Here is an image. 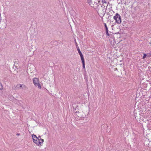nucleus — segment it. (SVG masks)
<instances>
[{"instance_id":"f257e3e1","label":"nucleus","mask_w":151,"mask_h":151,"mask_svg":"<svg viewBox=\"0 0 151 151\" xmlns=\"http://www.w3.org/2000/svg\"><path fill=\"white\" fill-rule=\"evenodd\" d=\"M114 19L115 20L116 22L118 24H120L121 22V17L117 13L114 17Z\"/></svg>"},{"instance_id":"f03ea898","label":"nucleus","mask_w":151,"mask_h":151,"mask_svg":"<svg viewBox=\"0 0 151 151\" xmlns=\"http://www.w3.org/2000/svg\"><path fill=\"white\" fill-rule=\"evenodd\" d=\"M39 80L38 78H35L33 79V83L35 86H37L40 89L41 86L40 84L39 83Z\"/></svg>"},{"instance_id":"7ed1b4c3","label":"nucleus","mask_w":151,"mask_h":151,"mask_svg":"<svg viewBox=\"0 0 151 151\" xmlns=\"http://www.w3.org/2000/svg\"><path fill=\"white\" fill-rule=\"evenodd\" d=\"M77 50H78V52L80 56L81 60H82L83 59H84L83 55V54H82V52H81V51L79 47H78V49Z\"/></svg>"},{"instance_id":"20e7f679","label":"nucleus","mask_w":151,"mask_h":151,"mask_svg":"<svg viewBox=\"0 0 151 151\" xmlns=\"http://www.w3.org/2000/svg\"><path fill=\"white\" fill-rule=\"evenodd\" d=\"M39 143H38L39 144V146H40L41 144H42L44 140L40 138V140H38Z\"/></svg>"},{"instance_id":"39448f33","label":"nucleus","mask_w":151,"mask_h":151,"mask_svg":"<svg viewBox=\"0 0 151 151\" xmlns=\"http://www.w3.org/2000/svg\"><path fill=\"white\" fill-rule=\"evenodd\" d=\"M19 86L20 88H22V89H26L27 88V87L24 84H19L18 85Z\"/></svg>"},{"instance_id":"423d86ee","label":"nucleus","mask_w":151,"mask_h":151,"mask_svg":"<svg viewBox=\"0 0 151 151\" xmlns=\"http://www.w3.org/2000/svg\"><path fill=\"white\" fill-rule=\"evenodd\" d=\"M83 64V68L84 69V70L85 71V63L84 59H83L81 60Z\"/></svg>"},{"instance_id":"0eeeda50","label":"nucleus","mask_w":151,"mask_h":151,"mask_svg":"<svg viewBox=\"0 0 151 151\" xmlns=\"http://www.w3.org/2000/svg\"><path fill=\"white\" fill-rule=\"evenodd\" d=\"M33 142L35 144H36L38 146H39V142H38V140L37 139H34L33 140Z\"/></svg>"},{"instance_id":"6e6552de","label":"nucleus","mask_w":151,"mask_h":151,"mask_svg":"<svg viewBox=\"0 0 151 151\" xmlns=\"http://www.w3.org/2000/svg\"><path fill=\"white\" fill-rule=\"evenodd\" d=\"M35 48V46H33V45H32L31 46L30 48L29 49V50L30 51H33V52H34L35 50V49H33V48Z\"/></svg>"},{"instance_id":"1a4fd4ad","label":"nucleus","mask_w":151,"mask_h":151,"mask_svg":"<svg viewBox=\"0 0 151 151\" xmlns=\"http://www.w3.org/2000/svg\"><path fill=\"white\" fill-rule=\"evenodd\" d=\"M32 137L33 140L34 139H37V138L35 135H32Z\"/></svg>"},{"instance_id":"9d476101","label":"nucleus","mask_w":151,"mask_h":151,"mask_svg":"<svg viewBox=\"0 0 151 151\" xmlns=\"http://www.w3.org/2000/svg\"><path fill=\"white\" fill-rule=\"evenodd\" d=\"M75 112L76 113V115L78 116H79L78 115L79 113V111H76V109H75Z\"/></svg>"},{"instance_id":"9b49d317","label":"nucleus","mask_w":151,"mask_h":151,"mask_svg":"<svg viewBox=\"0 0 151 151\" xmlns=\"http://www.w3.org/2000/svg\"><path fill=\"white\" fill-rule=\"evenodd\" d=\"M91 0H88V2L89 5H91L92 3Z\"/></svg>"},{"instance_id":"f8f14e48","label":"nucleus","mask_w":151,"mask_h":151,"mask_svg":"<svg viewBox=\"0 0 151 151\" xmlns=\"http://www.w3.org/2000/svg\"><path fill=\"white\" fill-rule=\"evenodd\" d=\"M3 88V86L2 84L0 82V90H1Z\"/></svg>"},{"instance_id":"ddd939ff","label":"nucleus","mask_w":151,"mask_h":151,"mask_svg":"<svg viewBox=\"0 0 151 151\" xmlns=\"http://www.w3.org/2000/svg\"><path fill=\"white\" fill-rule=\"evenodd\" d=\"M104 24L105 27V30H108V28L107 26V25H106V23H104Z\"/></svg>"},{"instance_id":"4468645a","label":"nucleus","mask_w":151,"mask_h":151,"mask_svg":"<svg viewBox=\"0 0 151 151\" xmlns=\"http://www.w3.org/2000/svg\"><path fill=\"white\" fill-rule=\"evenodd\" d=\"M146 56H147V54H144V56L142 57V59H145L146 58Z\"/></svg>"},{"instance_id":"2eb2a0df","label":"nucleus","mask_w":151,"mask_h":151,"mask_svg":"<svg viewBox=\"0 0 151 151\" xmlns=\"http://www.w3.org/2000/svg\"><path fill=\"white\" fill-rule=\"evenodd\" d=\"M106 35H107L108 36H109V32H108V30H106Z\"/></svg>"},{"instance_id":"dca6fc26","label":"nucleus","mask_w":151,"mask_h":151,"mask_svg":"<svg viewBox=\"0 0 151 151\" xmlns=\"http://www.w3.org/2000/svg\"><path fill=\"white\" fill-rule=\"evenodd\" d=\"M102 1L103 2V3H107V2L105 1V0H102Z\"/></svg>"},{"instance_id":"f3484780","label":"nucleus","mask_w":151,"mask_h":151,"mask_svg":"<svg viewBox=\"0 0 151 151\" xmlns=\"http://www.w3.org/2000/svg\"><path fill=\"white\" fill-rule=\"evenodd\" d=\"M1 14L0 13V22L1 21Z\"/></svg>"},{"instance_id":"a211bd4d","label":"nucleus","mask_w":151,"mask_h":151,"mask_svg":"<svg viewBox=\"0 0 151 151\" xmlns=\"http://www.w3.org/2000/svg\"><path fill=\"white\" fill-rule=\"evenodd\" d=\"M37 139H38V140H40V138H41V137L40 136H39V137H37Z\"/></svg>"},{"instance_id":"6ab92c4d","label":"nucleus","mask_w":151,"mask_h":151,"mask_svg":"<svg viewBox=\"0 0 151 151\" xmlns=\"http://www.w3.org/2000/svg\"><path fill=\"white\" fill-rule=\"evenodd\" d=\"M107 14H108V15H109V17H110V16H111V15L109 13V12H108V13Z\"/></svg>"},{"instance_id":"aec40b11","label":"nucleus","mask_w":151,"mask_h":151,"mask_svg":"<svg viewBox=\"0 0 151 151\" xmlns=\"http://www.w3.org/2000/svg\"><path fill=\"white\" fill-rule=\"evenodd\" d=\"M86 83H88V80H86Z\"/></svg>"},{"instance_id":"412c9836","label":"nucleus","mask_w":151,"mask_h":151,"mask_svg":"<svg viewBox=\"0 0 151 151\" xmlns=\"http://www.w3.org/2000/svg\"><path fill=\"white\" fill-rule=\"evenodd\" d=\"M19 133H17V135H19Z\"/></svg>"},{"instance_id":"4be33fe9","label":"nucleus","mask_w":151,"mask_h":151,"mask_svg":"<svg viewBox=\"0 0 151 151\" xmlns=\"http://www.w3.org/2000/svg\"><path fill=\"white\" fill-rule=\"evenodd\" d=\"M75 42H76V40H75Z\"/></svg>"},{"instance_id":"5701e85b","label":"nucleus","mask_w":151,"mask_h":151,"mask_svg":"<svg viewBox=\"0 0 151 151\" xmlns=\"http://www.w3.org/2000/svg\"><path fill=\"white\" fill-rule=\"evenodd\" d=\"M78 47H78H78L77 48V49H78Z\"/></svg>"}]
</instances>
